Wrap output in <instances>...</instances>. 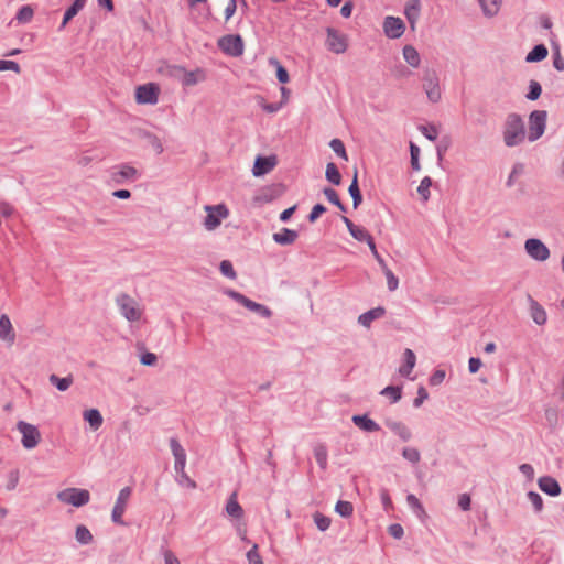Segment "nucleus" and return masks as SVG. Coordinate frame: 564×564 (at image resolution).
Returning a JSON list of instances; mask_svg holds the SVG:
<instances>
[{
    "label": "nucleus",
    "mask_w": 564,
    "mask_h": 564,
    "mask_svg": "<svg viewBox=\"0 0 564 564\" xmlns=\"http://www.w3.org/2000/svg\"><path fill=\"white\" fill-rule=\"evenodd\" d=\"M110 182L115 185H123L127 182H134L140 177L139 171L128 163L112 166L109 170Z\"/></svg>",
    "instance_id": "7ed1b4c3"
},
{
    "label": "nucleus",
    "mask_w": 564,
    "mask_h": 564,
    "mask_svg": "<svg viewBox=\"0 0 564 564\" xmlns=\"http://www.w3.org/2000/svg\"><path fill=\"white\" fill-rule=\"evenodd\" d=\"M17 430L22 434L21 443L25 449H32L41 442V433L35 425L25 421H19Z\"/></svg>",
    "instance_id": "423d86ee"
},
{
    "label": "nucleus",
    "mask_w": 564,
    "mask_h": 564,
    "mask_svg": "<svg viewBox=\"0 0 564 564\" xmlns=\"http://www.w3.org/2000/svg\"><path fill=\"white\" fill-rule=\"evenodd\" d=\"M408 505L420 516H425V511L420 500L414 495H408L406 497Z\"/></svg>",
    "instance_id": "49530a36"
},
{
    "label": "nucleus",
    "mask_w": 564,
    "mask_h": 564,
    "mask_svg": "<svg viewBox=\"0 0 564 564\" xmlns=\"http://www.w3.org/2000/svg\"><path fill=\"white\" fill-rule=\"evenodd\" d=\"M205 79L206 73L203 69L196 68L195 70L191 72L185 69L181 83L184 86H193Z\"/></svg>",
    "instance_id": "4be33fe9"
},
{
    "label": "nucleus",
    "mask_w": 564,
    "mask_h": 564,
    "mask_svg": "<svg viewBox=\"0 0 564 564\" xmlns=\"http://www.w3.org/2000/svg\"><path fill=\"white\" fill-rule=\"evenodd\" d=\"M547 112L545 110H534L529 116L528 140L534 142L540 139L546 128Z\"/></svg>",
    "instance_id": "f03ea898"
},
{
    "label": "nucleus",
    "mask_w": 564,
    "mask_h": 564,
    "mask_svg": "<svg viewBox=\"0 0 564 564\" xmlns=\"http://www.w3.org/2000/svg\"><path fill=\"white\" fill-rule=\"evenodd\" d=\"M228 294L235 299L236 301H238L239 303H241L243 306H246L247 308L253 311V312H257L259 314H261L262 316L264 317H269L271 315V312L268 307L261 305V304H258L249 299H247L245 295L238 293V292H235V291H229Z\"/></svg>",
    "instance_id": "2eb2a0df"
},
{
    "label": "nucleus",
    "mask_w": 564,
    "mask_h": 564,
    "mask_svg": "<svg viewBox=\"0 0 564 564\" xmlns=\"http://www.w3.org/2000/svg\"><path fill=\"white\" fill-rule=\"evenodd\" d=\"M314 521H315V524L316 527L321 530V531H325L329 528L330 525V519L324 514H321V513H316L314 516Z\"/></svg>",
    "instance_id": "864d4df0"
},
{
    "label": "nucleus",
    "mask_w": 564,
    "mask_h": 564,
    "mask_svg": "<svg viewBox=\"0 0 564 564\" xmlns=\"http://www.w3.org/2000/svg\"><path fill=\"white\" fill-rule=\"evenodd\" d=\"M383 32L389 39H399L405 32V24L401 18L388 15L383 20Z\"/></svg>",
    "instance_id": "ddd939ff"
},
{
    "label": "nucleus",
    "mask_w": 564,
    "mask_h": 564,
    "mask_svg": "<svg viewBox=\"0 0 564 564\" xmlns=\"http://www.w3.org/2000/svg\"><path fill=\"white\" fill-rule=\"evenodd\" d=\"M431 186H432V180H431V177L425 176V177L421 181V183H420V185H419V187H417V193H419V195L421 196V198H422V200H423V202H427V200H429V198H430V194H431V193H430V187H431Z\"/></svg>",
    "instance_id": "a19ab883"
},
{
    "label": "nucleus",
    "mask_w": 564,
    "mask_h": 564,
    "mask_svg": "<svg viewBox=\"0 0 564 564\" xmlns=\"http://www.w3.org/2000/svg\"><path fill=\"white\" fill-rule=\"evenodd\" d=\"M226 514L230 517L231 519H240L243 516V509L237 501V492H232L229 497L226 508H225Z\"/></svg>",
    "instance_id": "412c9836"
},
{
    "label": "nucleus",
    "mask_w": 564,
    "mask_h": 564,
    "mask_svg": "<svg viewBox=\"0 0 564 564\" xmlns=\"http://www.w3.org/2000/svg\"><path fill=\"white\" fill-rule=\"evenodd\" d=\"M325 176H326L327 181L334 185H339L341 182L340 172L337 169V166L332 162L327 163V165H326Z\"/></svg>",
    "instance_id": "c9c22d12"
},
{
    "label": "nucleus",
    "mask_w": 564,
    "mask_h": 564,
    "mask_svg": "<svg viewBox=\"0 0 564 564\" xmlns=\"http://www.w3.org/2000/svg\"><path fill=\"white\" fill-rule=\"evenodd\" d=\"M75 538L76 541L82 545H87L91 543L94 539L88 528L84 524H79L76 527Z\"/></svg>",
    "instance_id": "7c9ffc66"
},
{
    "label": "nucleus",
    "mask_w": 564,
    "mask_h": 564,
    "mask_svg": "<svg viewBox=\"0 0 564 564\" xmlns=\"http://www.w3.org/2000/svg\"><path fill=\"white\" fill-rule=\"evenodd\" d=\"M352 422L360 427L364 431L367 432H375L378 431L380 427L379 425L371 419H369L366 415H354Z\"/></svg>",
    "instance_id": "a878e982"
},
{
    "label": "nucleus",
    "mask_w": 564,
    "mask_h": 564,
    "mask_svg": "<svg viewBox=\"0 0 564 564\" xmlns=\"http://www.w3.org/2000/svg\"><path fill=\"white\" fill-rule=\"evenodd\" d=\"M525 137L524 122L521 116L514 112L509 113L502 127L505 144L509 148L517 147L525 140Z\"/></svg>",
    "instance_id": "f257e3e1"
},
{
    "label": "nucleus",
    "mask_w": 564,
    "mask_h": 564,
    "mask_svg": "<svg viewBox=\"0 0 564 564\" xmlns=\"http://www.w3.org/2000/svg\"><path fill=\"white\" fill-rule=\"evenodd\" d=\"M132 490L130 487H124L119 491L117 500L115 502L111 520L113 523L119 525H124V521L122 520V516L126 511L127 503L131 497Z\"/></svg>",
    "instance_id": "9b49d317"
},
{
    "label": "nucleus",
    "mask_w": 564,
    "mask_h": 564,
    "mask_svg": "<svg viewBox=\"0 0 564 564\" xmlns=\"http://www.w3.org/2000/svg\"><path fill=\"white\" fill-rule=\"evenodd\" d=\"M386 311L383 307L372 308L358 317V322L365 327H369L375 319H378L384 315Z\"/></svg>",
    "instance_id": "393cba45"
},
{
    "label": "nucleus",
    "mask_w": 564,
    "mask_h": 564,
    "mask_svg": "<svg viewBox=\"0 0 564 564\" xmlns=\"http://www.w3.org/2000/svg\"><path fill=\"white\" fill-rule=\"evenodd\" d=\"M446 372L445 370L437 369L433 372V375L430 377L429 381L431 386H438L441 384L445 379Z\"/></svg>",
    "instance_id": "680f3d73"
},
{
    "label": "nucleus",
    "mask_w": 564,
    "mask_h": 564,
    "mask_svg": "<svg viewBox=\"0 0 564 564\" xmlns=\"http://www.w3.org/2000/svg\"><path fill=\"white\" fill-rule=\"evenodd\" d=\"M184 70H185V68L180 65H170V64L160 68V72L162 74H164L165 76H169L171 78L177 79L180 82L182 80Z\"/></svg>",
    "instance_id": "473e14b6"
},
{
    "label": "nucleus",
    "mask_w": 564,
    "mask_h": 564,
    "mask_svg": "<svg viewBox=\"0 0 564 564\" xmlns=\"http://www.w3.org/2000/svg\"><path fill=\"white\" fill-rule=\"evenodd\" d=\"M48 381L53 386H55L58 391L64 392V391L68 390L69 387L73 384L74 379H73L72 375H69L67 377H64V378H61V377H58V376L53 373V375H51L48 377Z\"/></svg>",
    "instance_id": "c756f323"
},
{
    "label": "nucleus",
    "mask_w": 564,
    "mask_h": 564,
    "mask_svg": "<svg viewBox=\"0 0 564 564\" xmlns=\"http://www.w3.org/2000/svg\"><path fill=\"white\" fill-rule=\"evenodd\" d=\"M335 511L341 517L348 518L354 512V506L349 501L339 500L335 506Z\"/></svg>",
    "instance_id": "ea45409f"
},
{
    "label": "nucleus",
    "mask_w": 564,
    "mask_h": 564,
    "mask_svg": "<svg viewBox=\"0 0 564 564\" xmlns=\"http://www.w3.org/2000/svg\"><path fill=\"white\" fill-rule=\"evenodd\" d=\"M384 275L387 279L388 289L390 291H395L399 288V279L391 270H386Z\"/></svg>",
    "instance_id": "13d9d810"
},
{
    "label": "nucleus",
    "mask_w": 564,
    "mask_h": 564,
    "mask_svg": "<svg viewBox=\"0 0 564 564\" xmlns=\"http://www.w3.org/2000/svg\"><path fill=\"white\" fill-rule=\"evenodd\" d=\"M420 12H421L420 0H408L405 8H404V14H405L412 29L415 28V23L419 20Z\"/></svg>",
    "instance_id": "a211bd4d"
},
{
    "label": "nucleus",
    "mask_w": 564,
    "mask_h": 564,
    "mask_svg": "<svg viewBox=\"0 0 564 564\" xmlns=\"http://www.w3.org/2000/svg\"><path fill=\"white\" fill-rule=\"evenodd\" d=\"M423 90L431 102H438L442 98L440 79L434 70H426L423 76Z\"/></svg>",
    "instance_id": "6e6552de"
},
{
    "label": "nucleus",
    "mask_w": 564,
    "mask_h": 564,
    "mask_svg": "<svg viewBox=\"0 0 564 564\" xmlns=\"http://www.w3.org/2000/svg\"><path fill=\"white\" fill-rule=\"evenodd\" d=\"M381 394L391 398L392 402H398L401 399V388L389 386L381 391Z\"/></svg>",
    "instance_id": "09e8293b"
},
{
    "label": "nucleus",
    "mask_w": 564,
    "mask_h": 564,
    "mask_svg": "<svg viewBox=\"0 0 564 564\" xmlns=\"http://www.w3.org/2000/svg\"><path fill=\"white\" fill-rule=\"evenodd\" d=\"M275 164L276 160L274 156H258L254 161L252 173L254 176L264 175L272 171Z\"/></svg>",
    "instance_id": "dca6fc26"
},
{
    "label": "nucleus",
    "mask_w": 564,
    "mask_h": 564,
    "mask_svg": "<svg viewBox=\"0 0 564 564\" xmlns=\"http://www.w3.org/2000/svg\"><path fill=\"white\" fill-rule=\"evenodd\" d=\"M530 315L538 325H544L547 321L546 311L534 300L530 302Z\"/></svg>",
    "instance_id": "5701e85b"
},
{
    "label": "nucleus",
    "mask_w": 564,
    "mask_h": 564,
    "mask_svg": "<svg viewBox=\"0 0 564 564\" xmlns=\"http://www.w3.org/2000/svg\"><path fill=\"white\" fill-rule=\"evenodd\" d=\"M160 89L158 85L149 83L135 89V100L140 105H155L159 100Z\"/></svg>",
    "instance_id": "f8f14e48"
},
{
    "label": "nucleus",
    "mask_w": 564,
    "mask_h": 564,
    "mask_svg": "<svg viewBox=\"0 0 564 564\" xmlns=\"http://www.w3.org/2000/svg\"><path fill=\"white\" fill-rule=\"evenodd\" d=\"M57 499L63 503L79 508L89 502L90 494L87 489L66 488L57 492Z\"/></svg>",
    "instance_id": "39448f33"
},
{
    "label": "nucleus",
    "mask_w": 564,
    "mask_h": 564,
    "mask_svg": "<svg viewBox=\"0 0 564 564\" xmlns=\"http://www.w3.org/2000/svg\"><path fill=\"white\" fill-rule=\"evenodd\" d=\"M156 355L150 351L142 354L140 358V362L144 366H154L156 364Z\"/></svg>",
    "instance_id": "0e129e2a"
},
{
    "label": "nucleus",
    "mask_w": 564,
    "mask_h": 564,
    "mask_svg": "<svg viewBox=\"0 0 564 564\" xmlns=\"http://www.w3.org/2000/svg\"><path fill=\"white\" fill-rule=\"evenodd\" d=\"M249 564H263L261 556L258 553V545L253 544L251 550L247 553Z\"/></svg>",
    "instance_id": "5fc2aeb1"
},
{
    "label": "nucleus",
    "mask_w": 564,
    "mask_h": 564,
    "mask_svg": "<svg viewBox=\"0 0 564 564\" xmlns=\"http://www.w3.org/2000/svg\"><path fill=\"white\" fill-rule=\"evenodd\" d=\"M219 269H220V272L225 276H227L231 280L236 279L237 274H236V271L234 270L232 263L230 261H228V260L221 261Z\"/></svg>",
    "instance_id": "8fccbe9b"
},
{
    "label": "nucleus",
    "mask_w": 564,
    "mask_h": 564,
    "mask_svg": "<svg viewBox=\"0 0 564 564\" xmlns=\"http://www.w3.org/2000/svg\"><path fill=\"white\" fill-rule=\"evenodd\" d=\"M524 250L531 259L538 262H544L551 256L550 249L546 245L536 238L527 239L524 242Z\"/></svg>",
    "instance_id": "9d476101"
},
{
    "label": "nucleus",
    "mask_w": 564,
    "mask_h": 564,
    "mask_svg": "<svg viewBox=\"0 0 564 564\" xmlns=\"http://www.w3.org/2000/svg\"><path fill=\"white\" fill-rule=\"evenodd\" d=\"M34 10L31 6H23L19 9L15 14V19L19 23H28L32 20Z\"/></svg>",
    "instance_id": "4c0bfd02"
},
{
    "label": "nucleus",
    "mask_w": 564,
    "mask_h": 564,
    "mask_svg": "<svg viewBox=\"0 0 564 564\" xmlns=\"http://www.w3.org/2000/svg\"><path fill=\"white\" fill-rule=\"evenodd\" d=\"M144 137H145L148 143L154 149V151L158 154H161L163 152V145H162L160 139L155 134L145 133Z\"/></svg>",
    "instance_id": "3c124183"
},
{
    "label": "nucleus",
    "mask_w": 564,
    "mask_h": 564,
    "mask_svg": "<svg viewBox=\"0 0 564 564\" xmlns=\"http://www.w3.org/2000/svg\"><path fill=\"white\" fill-rule=\"evenodd\" d=\"M0 339L7 341L9 345L15 341V333L9 316L6 314L0 316Z\"/></svg>",
    "instance_id": "f3484780"
},
{
    "label": "nucleus",
    "mask_w": 564,
    "mask_h": 564,
    "mask_svg": "<svg viewBox=\"0 0 564 564\" xmlns=\"http://www.w3.org/2000/svg\"><path fill=\"white\" fill-rule=\"evenodd\" d=\"M528 499L533 505V507H534V509L536 511H541L542 510V508H543V500H542L541 496L538 492L530 491L528 494Z\"/></svg>",
    "instance_id": "052dcab7"
},
{
    "label": "nucleus",
    "mask_w": 564,
    "mask_h": 564,
    "mask_svg": "<svg viewBox=\"0 0 564 564\" xmlns=\"http://www.w3.org/2000/svg\"><path fill=\"white\" fill-rule=\"evenodd\" d=\"M403 356L405 364L400 367L399 372L400 375L408 377L415 366L416 357L415 354L409 348L404 350Z\"/></svg>",
    "instance_id": "bb28decb"
},
{
    "label": "nucleus",
    "mask_w": 564,
    "mask_h": 564,
    "mask_svg": "<svg viewBox=\"0 0 564 564\" xmlns=\"http://www.w3.org/2000/svg\"><path fill=\"white\" fill-rule=\"evenodd\" d=\"M427 398L429 393L425 388L420 387L417 390V397L414 399V405L420 406Z\"/></svg>",
    "instance_id": "774afa93"
},
{
    "label": "nucleus",
    "mask_w": 564,
    "mask_h": 564,
    "mask_svg": "<svg viewBox=\"0 0 564 564\" xmlns=\"http://www.w3.org/2000/svg\"><path fill=\"white\" fill-rule=\"evenodd\" d=\"M219 48L229 56L239 57L243 54L245 44L240 35L228 34L218 40Z\"/></svg>",
    "instance_id": "1a4fd4ad"
},
{
    "label": "nucleus",
    "mask_w": 564,
    "mask_h": 564,
    "mask_svg": "<svg viewBox=\"0 0 564 564\" xmlns=\"http://www.w3.org/2000/svg\"><path fill=\"white\" fill-rule=\"evenodd\" d=\"M324 195L326 196V198L332 203L334 204L335 206H337L340 210L345 212L346 208L345 206L341 204L340 199H339V196L337 194V192L330 187H326L324 188L323 191Z\"/></svg>",
    "instance_id": "79ce46f5"
},
{
    "label": "nucleus",
    "mask_w": 564,
    "mask_h": 564,
    "mask_svg": "<svg viewBox=\"0 0 564 564\" xmlns=\"http://www.w3.org/2000/svg\"><path fill=\"white\" fill-rule=\"evenodd\" d=\"M229 212L225 205L214 206V229L220 224V220L227 218Z\"/></svg>",
    "instance_id": "c03bdc74"
},
{
    "label": "nucleus",
    "mask_w": 564,
    "mask_h": 564,
    "mask_svg": "<svg viewBox=\"0 0 564 564\" xmlns=\"http://www.w3.org/2000/svg\"><path fill=\"white\" fill-rule=\"evenodd\" d=\"M314 457L319 467L325 470L327 468V448L324 444H318L314 447Z\"/></svg>",
    "instance_id": "72a5a7b5"
},
{
    "label": "nucleus",
    "mask_w": 564,
    "mask_h": 564,
    "mask_svg": "<svg viewBox=\"0 0 564 564\" xmlns=\"http://www.w3.org/2000/svg\"><path fill=\"white\" fill-rule=\"evenodd\" d=\"M547 56V48L543 44H539L534 46V48L529 52L525 57L528 63H534L543 61Z\"/></svg>",
    "instance_id": "2f4dec72"
},
{
    "label": "nucleus",
    "mask_w": 564,
    "mask_h": 564,
    "mask_svg": "<svg viewBox=\"0 0 564 564\" xmlns=\"http://www.w3.org/2000/svg\"><path fill=\"white\" fill-rule=\"evenodd\" d=\"M393 431L404 441L410 440L411 432L410 430L403 425L402 423H394L392 425Z\"/></svg>",
    "instance_id": "6e6d98bb"
},
{
    "label": "nucleus",
    "mask_w": 564,
    "mask_h": 564,
    "mask_svg": "<svg viewBox=\"0 0 564 564\" xmlns=\"http://www.w3.org/2000/svg\"><path fill=\"white\" fill-rule=\"evenodd\" d=\"M403 457L411 463H419L421 459V454L416 448H404L402 453Z\"/></svg>",
    "instance_id": "603ef678"
},
{
    "label": "nucleus",
    "mask_w": 564,
    "mask_h": 564,
    "mask_svg": "<svg viewBox=\"0 0 564 564\" xmlns=\"http://www.w3.org/2000/svg\"><path fill=\"white\" fill-rule=\"evenodd\" d=\"M420 130L429 140H436L438 133L435 127H421Z\"/></svg>",
    "instance_id": "69168bd1"
},
{
    "label": "nucleus",
    "mask_w": 564,
    "mask_h": 564,
    "mask_svg": "<svg viewBox=\"0 0 564 564\" xmlns=\"http://www.w3.org/2000/svg\"><path fill=\"white\" fill-rule=\"evenodd\" d=\"M403 57L410 66H412L414 68H417L420 66V62H421L420 54L414 46L405 45L403 47Z\"/></svg>",
    "instance_id": "c85d7f7f"
},
{
    "label": "nucleus",
    "mask_w": 564,
    "mask_h": 564,
    "mask_svg": "<svg viewBox=\"0 0 564 564\" xmlns=\"http://www.w3.org/2000/svg\"><path fill=\"white\" fill-rule=\"evenodd\" d=\"M116 303L120 313L129 322H137L142 316V311L139 308L135 300L127 293H121L116 297Z\"/></svg>",
    "instance_id": "20e7f679"
},
{
    "label": "nucleus",
    "mask_w": 564,
    "mask_h": 564,
    "mask_svg": "<svg viewBox=\"0 0 564 564\" xmlns=\"http://www.w3.org/2000/svg\"><path fill=\"white\" fill-rule=\"evenodd\" d=\"M3 70H13L14 73L19 74L21 72L20 65L14 61H0V72Z\"/></svg>",
    "instance_id": "bf43d9fd"
},
{
    "label": "nucleus",
    "mask_w": 564,
    "mask_h": 564,
    "mask_svg": "<svg viewBox=\"0 0 564 564\" xmlns=\"http://www.w3.org/2000/svg\"><path fill=\"white\" fill-rule=\"evenodd\" d=\"M87 0H74L73 4L68 7L64 13V18L59 30L64 29L67 23L85 7Z\"/></svg>",
    "instance_id": "b1692460"
},
{
    "label": "nucleus",
    "mask_w": 564,
    "mask_h": 564,
    "mask_svg": "<svg viewBox=\"0 0 564 564\" xmlns=\"http://www.w3.org/2000/svg\"><path fill=\"white\" fill-rule=\"evenodd\" d=\"M170 447L172 451V454L175 458L174 468L176 473L182 471L185 468L186 465V453L183 446L180 444L177 438L171 437L170 438Z\"/></svg>",
    "instance_id": "4468645a"
},
{
    "label": "nucleus",
    "mask_w": 564,
    "mask_h": 564,
    "mask_svg": "<svg viewBox=\"0 0 564 564\" xmlns=\"http://www.w3.org/2000/svg\"><path fill=\"white\" fill-rule=\"evenodd\" d=\"M84 420L87 421L93 430H98L104 420L101 413L97 409L86 410L84 412Z\"/></svg>",
    "instance_id": "cd10ccee"
},
{
    "label": "nucleus",
    "mask_w": 564,
    "mask_h": 564,
    "mask_svg": "<svg viewBox=\"0 0 564 564\" xmlns=\"http://www.w3.org/2000/svg\"><path fill=\"white\" fill-rule=\"evenodd\" d=\"M325 45L335 54H344L348 48V36L334 28H327Z\"/></svg>",
    "instance_id": "0eeeda50"
},
{
    "label": "nucleus",
    "mask_w": 564,
    "mask_h": 564,
    "mask_svg": "<svg viewBox=\"0 0 564 564\" xmlns=\"http://www.w3.org/2000/svg\"><path fill=\"white\" fill-rule=\"evenodd\" d=\"M325 212H326V208L322 204L315 205L308 215V220L311 223L316 221L321 217V215L324 214Z\"/></svg>",
    "instance_id": "e2e57ef3"
},
{
    "label": "nucleus",
    "mask_w": 564,
    "mask_h": 564,
    "mask_svg": "<svg viewBox=\"0 0 564 564\" xmlns=\"http://www.w3.org/2000/svg\"><path fill=\"white\" fill-rule=\"evenodd\" d=\"M270 64L273 65L276 69V78L280 83L286 84L290 80L289 73L284 66L280 64V62L275 58H270Z\"/></svg>",
    "instance_id": "58836bf2"
},
{
    "label": "nucleus",
    "mask_w": 564,
    "mask_h": 564,
    "mask_svg": "<svg viewBox=\"0 0 564 564\" xmlns=\"http://www.w3.org/2000/svg\"><path fill=\"white\" fill-rule=\"evenodd\" d=\"M539 487L543 492L553 497L558 496L561 492L558 482L552 477H541L539 479Z\"/></svg>",
    "instance_id": "aec40b11"
},
{
    "label": "nucleus",
    "mask_w": 564,
    "mask_h": 564,
    "mask_svg": "<svg viewBox=\"0 0 564 564\" xmlns=\"http://www.w3.org/2000/svg\"><path fill=\"white\" fill-rule=\"evenodd\" d=\"M329 147L338 156L343 158L345 161H348V155L341 140L333 139L329 143Z\"/></svg>",
    "instance_id": "a18cd8bd"
},
{
    "label": "nucleus",
    "mask_w": 564,
    "mask_h": 564,
    "mask_svg": "<svg viewBox=\"0 0 564 564\" xmlns=\"http://www.w3.org/2000/svg\"><path fill=\"white\" fill-rule=\"evenodd\" d=\"M299 235L295 230L289 228H282L280 231L274 232L273 240L281 246H289L295 242Z\"/></svg>",
    "instance_id": "6ab92c4d"
},
{
    "label": "nucleus",
    "mask_w": 564,
    "mask_h": 564,
    "mask_svg": "<svg viewBox=\"0 0 564 564\" xmlns=\"http://www.w3.org/2000/svg\"><path fill=\"white\" fill-rule=\"evenodd\" d=\"M348 192L350 194V196L352 197V200H354V207L357 208L361 200H362V197H361V194H360V189H359V185H358V177H357V171H355V174H354V178H352V182L348 188Z\"/></svg>",
    "instance_id": "f704fd0d"
},
{
    "label": "nucleus",
    "mask_w": 564,
    "mask_h": 564,
    "mask_svg": "<svg viewBox=\"0 0 564 564\" xmlns=\"http://www.w3.org/2000/svg\"><path fill=\"white\" fill-rule=\"evenodd\" d=\"M542 93V87L536 80H531L529 86V93L527 94V98L529 100H536Z\"/></svg>",
    "instance_id": "de8ad7c7"
},
{
    "label": "nucleus",
    "mask_w": 564,
    "mask_h": 564,
    "mask_svg": "<svg viewBox=\"0 0 564 564\" xmlns=\"http://www.w3.org/2000/svg\"><path fill=\"white\" fill-rule=\"evenodd\" d=\"M350 235L358 241H367L371 237L367 229L361 226L355 225V227L350 228Z\"/></svg>",
    "instance_id": "37998d69"
},
{
    "label": "nucleus",
    "mask_w": 564,
    "mask_h": 564,
    "mask_svg": "<svg viewBox=\"0 0 564 564\" xmlns=\"http://www.w3.org/2000/svg\"><path fill=\"white\" fill-rule=\"evenodd\" d=\"M485 14L492 17L498 13L500 0H479Z\"/></svg>",
    "instance_id": "e433bc0d"
},
{
    "label": "nucleus",
    "mask_w": 564,
    "mask_h": 564,
    "mask_svg": "<svg viewBox=\"0 0 564 564\" xmlns=\"http://www.w3.org/2000/svg\"><path fill=\"white\" fill-rule=\"evenodd\" d=\"M237 4L236 0H229L225 8V20L228 21L236 12Z\"/></svg>",
    "instance_id": "338daca9"
},
{
    "label": "nucleus",
    "mask_w": 564,
    "mask_h": 564,
    "mask_svg": "<svg viewBox=\"0 0 564 564\" xmlns=\"http://www.w3.org/2000/svg\"><path fill=\"white\" fill-rule=\"evenodd\" d=\"M20 479V473L18 469H13L8 475V484L7 489L8 490H14L19 484Z\"/></svg>",
    "instance_id": "4d7b16f0"
}]
</instances>
